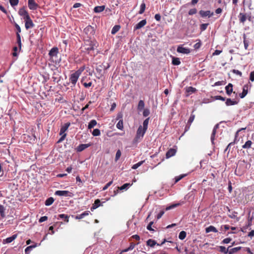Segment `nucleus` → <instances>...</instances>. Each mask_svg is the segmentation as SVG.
Masks as SVG:
<instances>
[{"mask_svg": "<svg viewBox=\"0 0 254 254\" xmlns=\"http://www.w3.org/2000/svg\"><path fill=\"white\" fill-rule=\"evenodd\" d=\"M247 13L240 12L238 15V18L240 23L243 25L245 24L246 20L247 19Z\"/></svg>", "mask_w": 254, "mask_h": 254, "instance_id": "nucleus-12", "label": "nucleus"}, {"mask_svg": "<svg viewBox=\"0 0 254 254\" xmlns=\"http://www.w3.org/2000/svg\"><path fill=\"white\" fill-rule=\"evenodd\" d=\"M59 72H54L52 76V79L54 82L58 83L61 80V76Z\"/></svg>", "mask_w": 254, "mask_h": 254, "instance_id": "nucleus-19", "label": "nucleus"}, {"mask_svg": "<svg viewBox=\"0 0 254 254\" xmlns=\"http://www.w3.org/2000/svg\"><path fill=\"white\" fill-rule=\"evenodd\" d=\"M252 143H253L251 140H248L242 146V148L244 149H249L251 147Z\"/></svg>", "mask_w": 254, "mask_h": 254, "instance_id": "nucleus-34", "label": "nucleus"}, {"mask_svg": "<svg viewBox=\"0 0 254 254\" xmlns=\"http://www.w3.org/2000/svg\"><path fill=\"white\" fill-rule=\"evenodd\" d=\"M28 6L29 8L32 10H36L38 7V4L35 2V0H28Z\"/></svg>", "mask_w": 254, "mask_h": 254, "instance_id": "nucleus-9", "label": "nucleus"}, {"mask_svg": "<svg viewBox=\"0 0 254 254\" xmlns=\"http://www.w3.org/2000/svg\"><path fill=\"white\" fill-rule=\"evenodd\" d=\"M164 213L165 211L164 209L161 210L157 215V219H159L160 218H161L163 215L164 214Z\"/></svg>", "mask_w": 254, "mask_h": 254, "instance_id": "nucleus-58", "label": "nucleus"}, {"mask_svg": "<svg viewBox=\"0 0 254 254\" xmlns=\"http://www.w3.org/2000/svg\"><path fill=\"white\" fill-rule=\"evenodd\" d=\"M17 43L18 44V47L20 50L21 49V41L20 34L16 33Z\"/></svg>", "mask_w": 254, "mask_h": 254, "instance_id": "nucleus-41", "label": "nucleus"}, {"mask_svg": "<svg viewBox=\"0 0 254 254\" xmlns=\"http://www.w3.org/2000/svg\"><path fill=\"white\" fill-rule=\"evenodd\" d=\"M153 224V221H151L149 222L148 225L147 226V229L150 231H154V229L152 228V225Z\"/></svg>", "mask_w": 254, "mask_h": 254, "instance_id": "nucleus-61", "label": "nucleus"}, {"mask_svg": "<svg viewBox=\"0 0 254 254\" xmlns=\"http://www.w3.org/2000/svg\"><path fill=\"white\" fill-rule=\"evenodd\" d=\"M235 144V142H230L227 146V147L225 148L224 151L227 152L229 153L230 152V147L232 145H233Z\"/></svg>", "mask_w": 254, "mask_h": 254, "instance_id": "nucleus-57", "label": "nucleus"}, {"mask_svg": "<svg viewBox=\"0 0 254 254\" xmlns=\"http://www.w3.org/2000/svg\"><path fill=\"white\" fill-rule=\"evenodd\" d=\"M167 241L166 240V239H164L163 240V241L160 244H157L156 242L155 241V240H152V239H149L146 242V244L148 246H149L150 247H153L155 245H156V244L158 245V246H161L163 244H164Z\"/></svg>", "mask_w": 254, "mask_h": 254, "instance_id": "nucleus-11", "label": "nucleus"}, {"mask_svg": "<svg viewBox=\"0 0 254 254\" xmlns=\"http://www.w3.org/2000/svg\"><path fill=\"white\" fill-rule=\"evenodd\" d=\"M238 213L236 211L232 212V214L228 215V216L232 219H235L237 218Z\"/></svg>", "mask_w": 254, "mask_h": 254, "instance_id": "nucleus-60", "label": "nucleus"}, {"mask_svg": "<svg viewBox=\"0 0 254 254\" xmlns=\"http://www.w3.org/2000/svg\"><path fill=\"white\" fill-rule=\"evenodd\" d=\"M59 53V49L57 47H54L52 48L49 53V55L50 57V61L51 62H53V63H55V64L60 63V60L58 61L54 62V58L57 57L58 56V54Z\"/></svg>", "mask_w": 254, "mask_h": 254, "instance_id": "nucleus-2", "label": "nucleus"}, {"mask_svg": "<svg viewBox=\"0 0 254 254\" xmlns=\"http://www.w3.org/2000/svg\"><path fill=\"white\" fill-rule=\"evenodd\" d=\"M19 0H9V3L11 6L14 7L18 4Z\"/></svg>", "mask_w": 254, "mask_h": 254, "instance_id": "nucleus-54", "label": "nucleus"}, {"mask_svg": "<svg viewBox=\"0 0 254 254\" xmlns=\"http://www.w3.org/2000/svg\"><path fill=\"white\" fill-rule=\"evenodd\" d=\"M105 8V5H100L95 6L94 8V12L95 13H100L102 12Z\"/></svg>", "mask_w": 254, "mask_h": 254, "instance_id": "nucleus-26", "label": "nucleus"}, {"mask_svg": "<svg viewBox=\"0 0 254 254\" xmlns=\"http://www.w3.org/2000/svg\"><path fill=\"white\" fill-rule=\"evenodd\" d=\"M194 118H195V115L194 114H191L188 121V122H187L188 124H190V125H191V123L193 122V121L194 119Z\"/></svg>", "mask_w": 254, "mask_h": 254, "instance_id": "nucleus-50", "label": "nucleus"}, {"mask_svg": "<svg viewBox=\"0 0 254 254\" xmlns=\"http://www.w3.org/2000/svg\"><path fill=\"white\" fill-rule=\"evenodd\" d=\"M120 28H121L120 25H115L112 29V30H111L112 34H116L118 31H119Z\"/></svg>", "mask_w": 254, "mask_h": 254, "instance_id": "nucleus-37", "label": "nucleus"}, {"mask_svg": "<svg viewBox=\"0 0 254 254\" xmlns=\"http://www.w3.org/2000/svg\"><path fill=\"white\" fill-rule=\"evenodd\" d=\"M80 76L77 74L75 72L72 73L69 77V81L71 82L73 86H75L77 81Z\"/></svg>", "mask_w": 254, "mask_h": 254, "instance_id": "nucleus-8", "label": "nucleus"}, {"mask_svg": "<svg viewBox=\"0 0 254 254\" xmlns=\"http://www.w3.org/2000/svg\"><path fill=\"white\" fill-rule=\"evenodd\" d=\"M145 104L143 100H140L138 102L137 109L138 111H142L144 108Z\"/></svg>", "mask_w": 254, "mask_h": 254, "instance_id": "nucleus-32", "label": "nucleus"}, {"mask_svg": "<svg viewBox=\"0 0 254 254\" xmlns=\"http://www.w3.org/2000/svg\"><path fill=\"white\" fill-rule=\"evenodd\" d=\"M231 246H229L228 249H226L224 246H220L219 247V251L220 252L222 253H224L225 254H227L228 253H229V249Z\"/></svg>", "mask_w": 254, "mask_h": 254, "instance_id": "nucleus-29", "label": "nucleus"}, {"mask_svg": "<svg viewBox=\"0 0 254 254\" xmlns=\"http://www.w3.org/2000/svg\"><path fill=\"white\" fill-rule=\"evenodd\" d=\"M252 224V219L250 220H248V224H246L245 226H244L242 228V231L243 232H246L247 229Z\"/></svg>", "mask_w": 254, "mask_h": 254, "instance_id": "nucleus-40", "label": "nucleus"}, {"mask_svg": "<svg viewBox=\"0 0 254 254\" xmlns=\"http://www.w3.org/2000/svg\"><path fill=\"white\" fill-rule=\"evenodd\" d=\"M121 151L120 150H118L117 152H116V156H115V160L116 162H117L120 158L121 156Z\"/></svg>", "mask_w": 254, "mask_h": 254, "instance_id": "nucleus-53", "label": "nucleus"}, {"mask_svg": "<svg viewBox=\"0 0 254 254\" xmlns=\"http://www.w3.org/2000/svg\"><path fill=\"white\" fill-rule=\"evenodd\" d=\"M101 134L100 129L95 128L92 131V135L94 136H99Z\"/></svg>", "mask_w": 254, "mask_h": 254, "instance_id": "nucleus-49", "label": "nucleus"}, {"mask_svg": "<svg viewBox=\"0 0 254 254\" xmlns=\"http://www.w3.org/2000/svg\"><path fill=\"white\" fill-rule=\"evenodd\" d=\"M241 247H235L232 248L229 250V254H233L241 249Z\"/></svg>", "mask_w": 254, "mask_h": 254, "instance_id": "nucleus-36", "label": "nucleus"}, {"mask_svg": "<svg viewBox=\"0 0 254 254\" xmlns=\"http://www.w3.org/2000/svg\"><path fill=\"white\" fill-rule=\"evenodd\" d=\"M225 104L226 106H232L236 105L238 104V102L235 100H232L230 98H227L226 100Z\"/></svg>", "mask_w": 254, "mask_h": 254, "instance_id": "nucleus-27", "label": "nucleus"}, {"mask_svg": "<svg viewBox=\"0 0 254 254\" xmlns=\"http://www.w3.org/2000/svg\"><path fill=\"white\" fill-rule=\"evenodd\" d=\"M225 90L226 94L230 96L231 93L233 92V84L231 83H229L226 87Z\"/></svg>", "mask_w": 254, "mask_h": 254, "instance_id": "nucleus-21", "label": "nucleus"}, {"mask_svg": "<svg viewBox=\"0 0 254 254\" xmlns=\"http://www.w3.org/2000/svg\"><path fill=\"white\" fill-rule=\"evenodd\" d=\"M187 93L186 96L188 97L192 93H195L196 91V89L192 86L187 87L185 89Z\"/></svg>", "mask_w": 254, "mask_h": 254, "instance_id": "nucleus-16", "label": "nucleus"}, {"mask_svg": "<svg viewBox=\"0 0 254 254\" xmlns=\"http://www.w3.org/2000/svg\"><path fill=\"white\" fill-rule=\"evenodd\" d=\"M101 205V203L100 200L99 199H97L95 200L94 203L93 204L92 207H91V210L93 211L94 209L97 208Z\"/></svg>", "mask_w": 254, "mask_h": 254, "instance_id": "nucleus-22", "label": "nucleus"}, {"mask_svg": "<svg viewBox=\"0 0 254 254\" xmlns=\"http://www.w3.org/2000/svg\"><path fill=\"white\" fill-rule=\"evenodd\" d=\"M83 32L88 38H90L91 36H93L95 33L94 28L91 25H88L84 29Z\"/></svg>", "mask_w": 254, "mask_h": 254, "instance_id": "nucleus-5", "label": "nucleus"}, {"mask_svg": "<svg viewBox=\"0 0 254 254\" xmlns=\"http://www.w3.org/2000/svg\"><path fill=\"white\" fill-rule=\"evenodd\" d=\"M85 69V66L84 65L82 66H81L78 70H77L75 72L79 74V75L80 76L81 75V74L82 73V72L84 70V69Z\"/></svg>", "mask_w": 254, "mask_h": 254, "instance_id": "nucleus-51", "label": "nucleus"}, {"mask_svg": "<svg viewBox=\"0 0 254 254\" xmlns=\"http://www.w3.org/2000/svg\"><path fill=\"white\" fill-rule=\"evenodd\" d=\"M17 235L14 234L12 236L8 237L5 239L3 240V243H10L12 242L13 240H14L17 238Z\"/></svg>", "mask_w": 254, "mask_h": 254, "instance_id": "nucleus-23", "label": "nucleus"}, {"mask_svg": "<svg viewBox=\"0 0 254 254\" xmlns=\"http://www.w3.org/2000/svg\"><path fill=\"white\" fill-rule=\"evenodd\" d=\"M145 8H146L145 3L144 1H143L140 6V10L138 11V13L139 14H142L144 12Z\"/></svg>", "mask_w": 254, "mask_h": 254, "instance_id": "nucleus-38", "label": "nucleus"}, {"mask_svg": "<svg viewBox=\"0 0 254 254\" xmlns=\"http://www.w3.org/2000/svg\"><path fill=\"white\" fill-rule=\"evenodd\" d=\"M89 213H90L89 211H88V210L85 211L81 214H78V215H76L75 218L76 219H81L83 218L84 217L88 215Z\"/></svg>", "mask_w": 254, "mask_h": 254, "instance_id": "nucleus-24", "label": "nucleus"}, {"mask_svg": "<svg viewBox=\"0 0 254 254\" xmlns=\"http://www.w3.org/2000/svg\"><path fill=\"white\" fill-rule=\"evenodd\" d=\"M199 14L200 16L203 18H210L214 15V12L210 10H200L199 11Z\"/></svg>", "mask_w": 254, "mask_h": 254, "instance_id": "nucleus-4", "label": "nucleus"}, {"mask_svg": "<svg viewBox=\"0 0 254 254\" xmlns=\"http://www.w3.org/2000/svg\"><path fill=\"white\" fill-rule=\"evenodd\" d=\"M96 125H97L96 121L95 120H92L88 123V128L89 129H91L94 126H95Z\"/></svg>", "mask_w": 254, "mask_h": 254, "instance_id": "nucleus-35", "label": "nucleus"}, {"mask_svg": "<svg viewBox=\"0 0 254 254\" xmlns=\"http://www.w3.org/2000/svg\"><path fill=\"white\" fill-rule=\"evenodd\" d=\"M149 119L150 118L148 117L147 118V119H146L143 122V127H142V128H143L145 130H147V127H148V123H149Z\"/></svg>", "mask_w": 254, "mask_h": 254, "instance_id": "nucleus-39", "label": "nucleus"}, {"mask_svg": "<svg viewBox=\"0 0 254 254\" xmlns=\"http://www.w3.org/2000/svg\"><path fill=\"white\" fill-rule=\"evenodd\" d=\"M132 184L129 183H126L122 185L120 188H119L120 190H127L129 187H130Z\"/></svg>", "mask_w": 254, "mask_h": 254, "instance_id": "nucleus-46", "label": "nucleus"}, {"mask_svg": "<svg viewBox=\"0 0 254 254\" xmlns=\"http://www.w3.org/2000/svg\"><path fill=\"white\" fill-rule=\"evenodd\" d=\"M243 42H244V47H245V49L246 50H247V49H248V48L249 47V41L247 39L246 35L245 34H243Z\"/></svg>", "mask_w": 254, "mask_h": 254, "instance_id": "nucleus-31", "label": "nucleus"}, {"mask_svg": "<svg viewBox=\"0 0 254 254\" xmlns=\"http://www.w3.org/2000/svg\"><path fill=\"white\" fill-rule=\"evenodd\" d=\"M55 199L53 197H50L47 198L45 202V204L46 206H50L51 205L54 201Z\"/></svg>", "mask_w": 254, "mask_h": 254, "instance_id": "nucleus-33", "label": "nucleus"}, {"mask_svg": "<svg viewBox=\"0 0 254 254\" xmlns=\"http://www.w3.org/2000/svg\"><path fill=\"white\" fill-rule=\"evenodd\" d=\"M24 20L25 21V26L27 30L30 28H32L34 26V24L33 23L30 16H28L26 18L24 19Z\"/></svg>", "mask_w": 254, "mask_h": 254, "instance_id": "nucleus-7", "label": "nucleus"}, {"mask_svg": "<svg viewBox=\"0 0 254 254\" xmlns=\"http://www.w3.org/2000/svg\"><path fill=\"white\" fill-rule=\"evenodd\" d=\"M68 218H69L68 215L67 214H59L57 217V219L58 220L62 219L66 222H68Z\"/></svg>", "mask_w": 254, "mask_h": 254, "instance_id": "nucleus-25", "label": "nucleus"}, {"mask_svg": "<svg viewBox=\"0 0 254 254\" xmlns=\"http://www.w3.org/2000/svg\"><path fill=\"white\" fill-rule=\"evenodd\" d=\"M144 162V161H139L138 162V163L134 164L132 167H131V168L132 169H136L137 168H138L139 167H140L143 163V162Z\"/></svg>", "mask_w": 254, "mask_h": 254, "instance_id": "nucleus-48", "label": "nucleus"}, {"mask_svg": "<svg viewBox=\"0 0 254 254\" xmlns=\"http://www.w3.org/2000/svg\"><path fill=\"white\" fill-rule=\"evenodd\" d=\"M180 205V203H175V204H171L167 207H166L165 208V210H170V209H173L178 206Z\"/></svg>", "mask_w": 254, "mask_h": 254, "instance_id": "nucleus-45", "label": "nucleus"}, {"mask_svg": "<svg viewBox=\"0 0 254 254\" xmlns=\"http://www.w3.org/2000/svg\"><path fill=\"white\" fill-rule=\"evenodd\" d=\"M216 133V129H214V128H213V130L211 135V141L212 144H214V139H215V136Z\"/></svg>", "mask_w": 254, "mask_h": 254, "instance_id": "nucleus-43", "label": "nucleus"}, {"mask_svg": "<svg viewBox=\"0 0 254 254\" xmlns=\"http://www.w3.org/2000/svg\"><path fill=\"white\" fill-rule=\"evenodd\" d=\"M90 145V144H80L75 148V150L76 152H80L89 147Z\"/></svg>", "mask_w": 254, "mask_h": 254, "instance_id": "nucleus-15", "label": "nucleus"}, {"mask_svg": "<svg viewBox=\"0 0 254 254\" xmlns=\"http://www.w3.org/2000/svg\"><path fill=\"white\" fill-rule=\"evenodd\" d=\"M4 210H5L4 207L3 205H0V213L2 217H3L4 216Z\"/></svg>", "mask_w": 254, "mask_h": 254, "instance_id": "nucleus-64", "label": "nucleus"}, {"mask_svg": "<svg viewBox=\"0 0 254 254\" xmlns=\"http://www.w3.org/2000/svg\"><path fill=\"white\" fill-rule=\"evenodd\" d=\"M55 194L58 196H64L69 197H72L74 195L72 192L68 190H57L55 191Z\"/></svg>", "mask_w": 254, "mask_h": 254, "instance_id": "nucleus-3", "label": "nucleus"}, {"mask_svg": "<svg viewBox=\"0 0 254 254\" xmlns=\"http://www.w3.org/2000/svg\"><path fill=\"white\" fill-rule=\"evenodd\" d=\"M186 175H181L179 176H177L175 177V183L178 182L179 181H180L182 179H183Z\"/></svg>", "mask_w": 254, "mask_h": 254, "instance_id": "nucleus-62", "label": "nucleus"}, {"mask_svg": "<svg viewBox=\"0 0 254 254\" xmlns=\"http://www.w3.org/2000/svg\"><path fill=\"white\" fill-rule=\"evenodd\" d=\"M89 44H86L85 45V50L86 51L90 52L91 51H94L96 47H97L96 44L97 42L95 40H92L89 41Z\"/></svg>", "mask_w": 254, "mask_h": 254, "instance_id": "nucleus-6", "label": "nucleus"}, {"mask_svg": "<svg viewBox=\"0 0 254 254\" xmlns=\"http://www.w3.org/2000/svg\"><path fill=\"white\" fill-rule=\"evenodd\" d=\"M116 127L118 129H119L120 130H123V129L124 128L123 120H121L118 122V123H117V124L116 125Z\"/></svg>", "mask_w": 254, "mask_h": 254, "instance_id": "nucleus-47", "label": "nucleus"}, {"mask_svg": "<svg viewBox=\"0 0 254 254\" xmlns=\"http://www.w3.org/2000/svg\"><path fill=\"white\" fill-rule=\"evenodd\" d=\"M197 12V9L195 8L190 9L188 12L189 15H192Z\"/></svg>", "mask_w": 254, "mask_h": 254, "instance_id": "nucleus-55", "label": "nucleus"}, {"mask_svg": "<svg viewBox=\"0 0 254 254\" xmlns=\"http://www.w3.org/2000/svg\"><path fill=\"white\" fill-rule=\"evenodd\" d=\"M177 51L179 53L186 54H188L190 52V49L189 48H185L182 45H180L178 47Z\"/></svg>", "mask_w": 254, "mask_h": 254, "instance_id": "nucleus-10", "label": "nucleus"}, {"mask_svg": "<svg viewBox=\"0 0 254 254\" xmlns=\"http://www.w3.org/2000/svg\"><path fill=\"white\" fill-rule=\"evenodd\" d=\"M18 14L23 17V19H25L28 16H30L27 10H26L24 7L20 8L18 11Z\"/></svg>", "mask_w": 254, "mask_h": 254, "instance_id": "nucleus-14", "label": "nucleus"}, {"mask_svg": "<svg viewBox=\"0 0 254 254\" xmlns=\"http://www.w3.org/2000/svg\"><path fill=\"white\" fill-rule=\"evenodd\" d=\"M232 241V239L230 238H227L224 239L222 242L221 244H226L229 243Z\"/></svg>", "mask_w": 254, "mask_h": 254, "instance_id": "nucleus-59", "label": "nucleus"}, {"mask_svg": "<svg viewBox=\"0 0 254 254\" xmlns=\"http://www.w3.org/2000/svg\"><path fill=\"white\" fill-rule=\"evenodd\" d=\"M176 153V149L174 148H170L169 150L166 152V158H169L175 155Z\"/></svg>", "mask_w": 254, "mask_h": 254, "instance_id": "nucleus-20", "label": "nucleus"}, {"mask_svg": "<svg viewBox=\"0 0 254 254\" xmlns=\"http://www.w3.org/2000/svg\"><path fill=\"white\" fill-rule=\"evenodd\" d=\"M205 232L206 233H209L211 232L217 233L218 232V230L214 226L211 225L205 229Z\"/></svg>", "mask_w": 254, "mask_h": 254, "instance_id": "nucleus-28", "label": "nucleus"}, {"mask_svg": "<svg viewBox=\"0 0 254 254\" xmlns=\"http://www.w3.org/2000/svg\"><path fill=\"white\" fill-rule=\"evenodd\" d=\"M70 125V123H66L64 124V125L61 127L60 131V135H62L64 134V133H65V132L67 130Z\"/></svg>", "mask_w": 254, "mask_h": 254, "instance_id": "nucleus-18", "label": "nucleus"}, {"mask_svg": "<svg viewBox=\"0 0 254 254\" xmlns=\"http://www.w3.org/2000/svg\"><path fill=\"white\" fill-rule=\"evenodd\" d=\"M249 86L248 84L245 85L243 87V91L239 94L241 98H244L248 94Z\"/></svg>", "mask_w": 254, "mask_h": 254, "instance_id": "nucleus-17", "label": "nucleus"}, {"mask_svg": "<svg viewBox=\"0 0 254 254\" xmlns=\"http://www.w3.org/2000/svg\"><path fill=\"white\" fill-rule=\"evenodd\" d=\"M145 132L146 130L142 128L141 126H140L137 130L135 137L133 139V142L137 143L139 142V140H141L143 138Z\"/></svg>", "mask_w": 254, "mask_h": 254, "instance_id": "nucleus-1", "label": "nucleus"}, {"mask_svg": "<svg viewBox=\"0 0 254 254\" xmlns=\"http://www.w3.org/2000/svg\"><path fill=\"white\" fill-rule=\"evenodd\" d=\"M172 64L174 65H179L181 64V61L179 58L173 57Z\"/></svg>", "mask_w": 254, "mask_h": 254, "instance_id": "nucleus-30", "label": "nucleus"}, {"mask_svg": "<svg viewBox=\"0 0 254 254\" xmlns=\"http://www.w3.org/2000/svg\"><path fill=\"white\" fill-rule=\"evenodd\" d=\"M208 25H209V23L201 24L200 25V29L201 31H203L205 30Z\"/></svg>", "mask_w": 254, "mask_h": 254, "instance_id": "nucleus-52", "label": "nucleus"}, {"mask_svg": "<svg viewBox=\"0 0 254 254\" xmlns=\"http://www.w3.org/2000/svg\"><path fill=\"white\" fill-rule=\"evenodd\" d=\"M146 23L147 22L146 19L142 20L134 26L133 30L135 31L136 30L141 29L146 25Z\"/></svg>", "mask_w": 254, "mask_h": 254, "instance_id": "nucleus-13", "label": "nucleus"}, {"mask_svg": "<svg viewBox=\"0 0 254 254\" xmlns=\"http://www.w3.org/2000/svg\"><path fill=\"white\" fill-rule=\"evenodd\" d=\"M113 183V181H110L108 182L103 188L102 190H106Z\"/></svg>", "mask_w": 254, "mask_h": 254, "instance_id": "nucleus-63", "label": "nucleus"}, {"mask_svg": "<svg viewBox=\"0 0 254 254\" xmlns=\"http://www.w3.org/2000/svg\"><path fill=\"white\" fill-rule=\"evenodd\" d=\"M150 114V110L149 109H144L143 112V117H146Z\"/></svg>", "mask_w": 254, "mask_h": 254, "instance_id": "nucleus-56", "label": "nucleus"}, {"mask_svg": "<svg viewBox=\"0 0 254 254\" xmlns=\"http://www.w3.org/2000/svg\"><path fill=\"white\" fill-rule=\"evenodd\" d=\"M135 244H133V243H131L130 244V245L129 246V247H128L127 248L123 250V252H128L129 251H131L132 250H133L134 247H135Z\"/></svg>", "mask_w": 254, "mask_h": 254, "instance_id": "nucleus-44", "label": "nucleus"}, {"mask_svg": "<svg viewBox=\"0 0 254 254\" xmlns=\"http://www.w3.org/2000/svg\"><path fill=\"white\" fill-rule=\"evenodd\" d=\"M187 236V233L185 231H182L179 235V238L181 240L185 239Z\"/></svg>", "mask_w": 254, "mask_h": 254, "instance_id": "nucleus-42", "label": "nucleus"}]
</instances>
